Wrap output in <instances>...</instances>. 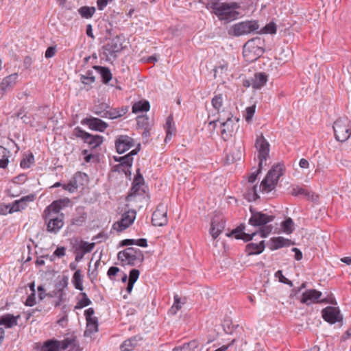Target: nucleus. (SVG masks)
I'll return each mask as SVG.
<instances>
[{"instance_id": "43", "label": "nucleus", "mask_w": 351, "mask_h": 351, "mask_svg": "<svg viewBox=\"0 0 351 351\" xmlns=\"http://www.w3.org/2000/svg\"><path fill=\"white\" fill-rule=\"evenodd\" d=\"M80 82L84 85H91L95 82V77L93 75V72L88 70L85 74L80 75Z\"/></svg>"}, {"instance_id": "46", "label": "nucleus", "mask_w": 351, "mask_h": 351, "mask_svg": "<svg viewBox=\"0 0 351 351\" xmlns=\"http://www.w3.org/2000/svg\"><path fill=\"white\" fill-rule=\"evenodd\" d=\"M211 103L213 108L219 114L220 108L222 107L223 103L222 95L218 94L215 95L212 99Z\"/></svg>"}, {"instance_id": "25", "label": "nucleus", "mask_w": 351, "mask_h": 351, "mask_svg": "<svg viewBox=\"0 0 351 351\" xmlns=\"http://www.w3.org/2000/svg\"><path fill=\"white\" fill-rule=\"evenodd\" d=\"M265 241H261L259 243H250L245 246V252L248 256L261 254L265 250Z\"/></svg>"}, {"instance_id": "22", "label": "nucleus", "mask_w": 351, "mask_h": 351, "mask_svg": "<svg viewBox=\"0 0 351 351\" xmlns=\"http://www.w3.org/2000/svg\"><path fill=\"white\" fill-rule=\"evenodd\" d=\"M283 165L277 164L272 167L271 169L267 173V176L269 178L270 181H272L276 185L280 177L283 175Z\"/></svg>"}, {"instance_id": "52", "label": "nucleus", "mask_w": 351, "mask_h": 351, "mask_svg": "<svg viewBox=\"0 0 351 351\" xmlns=\"http://www.w3.org/2000/svg\"><path fill=\"white\" fill-rule=\"evenodd\" d=\"M196 345V341H193L189 343H184L182 346L174 348L172 351H190L191 348H195Z\"/></svg>"}, {"instance_id": "11", "label": "nucleus", "mask_w": 351, "mask_h": 351, "mask_svg": "<svg viewBox=\"0 0 351 351\" xmlns=\"http://www.w3.org/2000/svg\"><path fill=\"white\" fill-rule=\"evenodd\" d=\"M136 212L134 210L125 211L121 219L113 224V228L117 232H122L129 228L136 219Z\"/></svg>"}, {"instance_id": "45", "label": "nucleus", "mask_w": 351, "mask_h": 351, "mask_svg": "<svg viewBox=\"0 0 351 351\" xmlns=\"http://www.w3.org/2000/svg\"><path fill=\"white\" fill-rule=\"evenodd\" d=\"M80 295L82 296V298L77 302L75 309H80L91 304V301L86 293L82 292Z\"/></svg>"}, {"instance_id": "1", "label": "nucleus", "mask_w": 351, "mask_h": 351, "mask_svg": "<svg viewBox=\"0 0 351 351\" xmlns=\"http://www.w3.org/2000/svg\"><path fill=\"white\" fill-rule=\"evenodd\" d=\"M250 210L252 215L249 219V223L253 226H262L260 229L259 234L262 238L267 237L273 230L272 226L267 224L273 221L275 219V216L256 211L252 208H250Z\"/></svg>"}, {"instance_id": "28", "label": "nucleus", "mask_w": 351, "mask_h": 351, "mask_svg": "<svg viewBox=\"0 0 351 351\" xmlns=\"http://www.w3.org/2000/svg\"><path fill=\"white\" fill-rule=\"evenodd\" d=\"M93 69H95L98 73H99L102 82L104 84H108L112 78V74L109 69V68L106 66H93Z\"/></svg>"}, {"instance_id": "41", "label": "nucleus", "mask_w": 351, "mask_h": 351, "mask_svg": "<svg viewBox=\"0 0 351 351\" xmlns=\"http://www.w3.org/2000/svg\"><path fill=\"white\" fill-rule=\"evenodd\" d=\"M79 216L74 217L72 219V224L75 226H82L86 219V213L84 211L82 208L78 207L76 209Z\"/></svg>"}, {"instance_id": "27", "label": "nucleus", "mask_w": 351, "mask_h": 351, "mask_svg": "<svg viewBox=\"0 0 351 351\" xmlns=\"http://www.w3.org/2000/svg\"><path fill=\"white\" fill-rule=\"evenodd\" d=\"M225 228V222L222 219H213L211 223L210 234L214 239L222 232Z\"/></svg>"}, {"instance_id": "38", "label": "nucleus", "mask_w": 351, "mask_h": 351, "mask_svg": "<svg viewBox=\"0 0 351 351\" xmlns=\"http://www.w3.org/2000/svg\"><path fill=\"white\" fill-rule=\"evenodd\" d=\"M128 111V109L125 108H112L110 107V108L108 110L107 115L106 118H108L110 119H115L117 118H119L124 115Z\"/></svg>"}, {"instance_id": "14", "label": "nucleus", "mask_w": 351, "mask_h": 351, "mask_svg": "<svg viewBox=\"0 0 351 351\" xmlns=\"http://www.w3.org/2000/svg\"><path fill=\"white\" fill-rule=\"evenodd\" d=\"M140 148L136 147L132 150L129 154L121 156V162L119 164L115 165L114 167V171H123L126 173V169L129 170L132 167V162H133V156L136 155L138 152H139Z\"/></svg>"}, {"instance_id": "64", "label": "nucleus", "mask_w": 351, "mask_h": 351, "mask_svg": "<svg viewBox=\"0 0 351 351\" xmlns=\"http://www.w3.org/2000/svg\"><path fill=\"white\" fill-rule=\"evenodd\" d=\"M291 194L293 196H298L299 195H306L307 194V193L304 189L298 186V187L293 189V190L291 191Z\"/></svg>"}, {"instance_id": "61", "label": "nucleus", "mask_w": 351, "mask_h": 351, "mask_svg": "<svg viewBox=\"0 0 351 351\" xmlns=\"http://www.w3.org/2000/svg\"><path fill=\"white\" fill-rule=\"evenodd\" d=\"M36 303V293L32 292L30 295H28L26 301L25 302V306H33Z\"/></svg>"}, {"instance_id": "42", "label": "nucleus", "mask_w": 351, "mask_h": 351, "mask_svg": "<svg viewBox=\"0 0 351 351\" xmlns=\"http://www.w3.org/2000/svg\"><path fill=\"white\" fill-rule=\"evenodd\" d=\"M144 185H136L132 184L130 193L127 196V200L130 201L132 199V197L136 196V195H141L145 193V189H143Z\"/></svg>"}, {"instance_id": "44", "label": "nucleus", "mask_w": 351, "mask_h": 351, "mask_svg": "<svg viewBox=\"0 0 351 351\" xmlns=\"http://www.w3.org/2000/svg\"><path fill=\"white\" fill-rule=\"evenodd\" d=\"M275 186L276 184H274L272 181H270L269 178L266 176L261 183L260 189H261L263 192L269 193L274 189Z\"/></svg>"}, {"instance_id": "31", "label": "nucleus", "mask_w": 351, "mask_h": 351, "mask_svg": "<svg viewBox=\"0 0 351 351\" xmlns=\"http://www.w3.org/2000/svg\"><path fill=\"white\" fill-rule=\"evenodd\" d=\"M19 316H14L12 314H5L0 317V325H4L7 328H12L17 325V319Z\"/></svg>"}, {"instance_id": "49", "label": "nucleus", "mask_w": 351, "mask_h": 351, "mask_svg": "<svg viewBox=\"0 0 351 351\" xmlns=\"http://www.w3.org/2000/svg\"><path fill=\"white\" fill-rule=\"evenodd\" d=\"M86 327L87 330L90 333L95 332L98 330V321L97 317H94L93 319H86Z\"/></svg>"}, {"instance_id": "17", "label": "nucleus", "mask_w": 351, "mask_h": 351, "mask_svg": "<svg viewBox=\"0 0 351 351\" xmlns=\"http://www.w3.org/2000/svg\"><path fill=\"white\" fill-rule=\"evenodd\" d=\"M134 146V139L127 135L119 136L115 140V148L119 154H123Z\"/></svg>"}, {"instance_id": "59", "label": "nucleus", "mask_w": 351, "mask_h": 351, "mask_svg": "<svg viewBox=\"0 0 351 351\" xmlns=\"http://www.w3.org/2000/svg\"><path fill=\"white\" fill-rule=\"evenodd\" d=\"M245 120L249 122L252 120L254 113H255V106H249L245 110Z\"/></svg>"}, {"instance_id": "34", "label": "nucleus", "mask_w": 351, "mask_h": 351, "mask_svg": "<svg viewBox=\"0 0 351 351\" xmlns=\"http://www.w3.org/2000/svg\"><path fill=\"white\" fill-rule=\"evenodd\" d=\"M110 106L106 103L101 102L95 104L93 108V112L102 118H106Z\"/></svg>"}, {"instance_id": "36", "label": "nucleus", "mask_w": 351, "mask_h": 351, "mask_svg": "<svg viewBox=\"0 0 351 351\" xmlns=\"http://www.w3.org/2000/svg\"><path fill=\"white\" fill-rule=\"evenodd\" d=\"M10 151L0 145V169H5L9 163Z\"/></svg>"}, {"instance_id": "18", "label": "nucleus", "mask_w": 351, "mask_h": 351, "mask_svg": "<svg viewBox=\"0 0 351 351\" xmlns=\"http://www.w3.org/2000/svg\"><path fill=\"white\" fill-rule=\"evenodd\" d=\"M293 244V242L282 237H275L270 239L269 243V248L274 251L284 247H289Z\"/></svg>"}, {"instance_id": "24", "label": "nucleus", "mask_w": 351, "mask_h": 351, "mask_svg": "<svg viewBox=\"0 0 351 351\" xmlns=\"http://www.w3.org/2000/svg\"><path fill=\"white\" fill-rule=\"evenodd\" d=\"M17 78V73H13L4 77L0 83V89L3 92L11 90L16 84Z\"/></svg>"}, {"instance_id": "37", "label": "nucleus", "mask_w": 351, "mask_h": 351, "mask_svg": "<svg viewBox=\"0 0 351 351\" xmlns=\"http://www.w3.org/2000/svg\"><path fill=\"white\" fill-rule=\"evenodd\" d=\"M49 297H56L57 300L54 302V306L58 307L66 300V293L64 291L53 290L48 293Z\"/></svg>"}, {"instance_id": "21", "label": "nucleus", "mask_w": 351, "mask_h": 351, "mask_svg": "<svg viewBox=\"0 0 351 351\" xmlns=\"http://www.w3.org/2000/svg\"><path fill=\"white\" fill-rule=\"evenodd\" d=\"M245 226L241 224L237 228L234 229L231 234L234 235L237 239H242L245 242L251 241L253 237L257 234V232H253L252 234H247L243 232Z\"/></svg>"}, {"instance_id": "20", "label": "nucleus", "mask_w": 351, "mask_h": 351, "mask_svg": "<svg viewBox=\"0 0 351 351\" xmlns=\"http://www.w3.org/2000/svg\"><path fill=\"white\" fill-rule=\"evenodd\" d=\"M142 340L143 337L139 335L133 336L121 344L120 350L121 351H133Z\"/></svg>"}, {"instance_id": "53", "label": "nucleus", "mask_w": 351, "mask_h": 351, "mask_svg": "<svg viewBox=\"0 0 351 351\" xmlns=\"http://www.w3.org/2000/svg\"><path fill=\"white\" fill-rule=\"evenodd\" d=\"M68 284L69 278L66 276H64L62 278L56 285V288L54 290L64 291V289L67 287Z\"/></svg>"}, {"instance_id": "48", "label": "nucleus", "mask_w": 351, "mask_h": 351, "mask_svg": "<svg viewBox=\"0 0 351 351\" xmlns=\"http://www.w3.org/2000/svg\"><path fill=\"white\" fill-rule=\"evenodd\" d=\"M277 32L276 25L274 22L267 23L263 28H262L258 33L259 34H274ZM258 32V31L256 32Z\"/></svg>"}, {"instance_id": "30", "label": "nucleus", "mask_w": 351, "mask_h": 351, "mask_svg": "<svg viewBox=\"0 0 351 351\" xmlns=\"http://www.w3.org/2000/svg\"><path fill=\"white\" fill-rule=\"evenodd\" d=\"M165 129L166 130V138L165 139V143H167L171 139V137L176 132V127L173 121V117L172 115H169L167 119L165 125Z\"/></svg>"}, {"instance_id": "12", "label": "nucleus", "mask_w": 351, "mask_h": 351, "mask_svg": "<svg viewBox=\"0 0 351 351\" xmlns=\"http://www.w3.org/2000/svg\"><path fill=\"white\" fill-rule=\"evenodd\" d=\"M322 316L323 319L330 324H334L337 322L343 320V316L341 314L340 310L335 306H326L322 310Z\"/></svg>"}, {"instance_id": "7", "label": "nucleus", "mask_w": 351, "mask_h": 351, "mask_svg": "<svg viewBox=\"0 0 351 351\" xmlns=\"http://www.w3.org/2000/svg\"><path fill=\"white\" fill-rule=\"evenodd\" d=\"M239 8L237 3H219L213 7V12L220 20L231 21L235 19L238 12L235 11Z\"/></svg>"}, {"instance_id": "4", "label": "nucleus", "mask_w": 351, "mask_h": 351, "mask_svg": "<svg viewBox=\"0 0 351 351\" xmlns=\"http://www.w3.org/2000/svg\"><path fill=\"white\" fill-rule=\"evenodd\" d=\"M261 43L260 38H254L245 43L243 47V55L246 62H253L263 54Z\"/></svg>"}, {"instance_id": "13", "label": "nucleus", "mask_w": 351, "mask_h": 351, "mask_svg": "<svg viewBox=\"0 0 351 351\" xmlns=\"http://www.w3.org/2000/svg\"><path fill=\"white\" fill-rule=\"evenodd\" d=\"M167 222V208L163 204H160L152 214V223L154 226H163Z\"/></svg>"}, {"instance_id": "10", "label": "nucleus", "mask_w": 351, "mask_h": 351, "mask_svg": "<svg viewBox=\"0 0 351 351\" xmlns=\"http://www.w3.org/2000/svg\"><path fill=\"white\" fill-rule=\"evenodd\" d=\"M43 218L47 225V230L49 232L56 234L64 226V215L59 217L43 214Z\"/></svg>"}, {"instance_id": "2", "label": "nucleus", "mask_w": 351, "mask_h": 351, "mask_svg": "<svg viewBox=\"0 0 351 351\" xmlns=\"http://www.w3.org/2000/svg\"><path fill=\"white\" fill-rule=\"evenodd\" d=\"M269 143L263 134L257 136L255 142V147L258 152V168L251 173L248 178L249 182L254 183L256 180L258 173L263 168V162H265L269 156Z\"/></svg>"}, {"instance_id": "23", "label": "nucleus", "mask_w": 351, "mask_h": 351, "mask_svg": "<svg viewBox=\"0 0 351 351\" xmlns=\"http://www.w3.org/2000/svg\"><path fill=\"white\" fill-rule=\"evenodd\" d=\"M268 81V75L263 72L256 73L252 78V86L254 89H261Z\"/></svg>"}, {"instance_id": "15", "label": "nucleus", "mask_w": 351, "mask_h": 351, "mask_svg": "<svg viewBox=\"0 0 351 351\" xmlns=\"http://www.w3.org/2000/svg\"><path fill=\"white\" fill-rule=\"evenodd\" d=\"M322 293L316 289H308L302 293L300 302L308 306L314 303L327 302L326 299L319 300Z\"/></svg>"}, {"instance_id": "51", "label": "nucleus", "mask_w": 351, "mask_h": 351, "mask_svg": "<svg viewBox=\"0 0 351 351\" xmlns=\"http://www.w3.org/2000/svg\"><path fill=\"white\" fill-rule=\"evenodd\" d=\"M34 162V157L32 154L28 155L26 158H23L20 163V166L23 169H28Z\"/></svg>"}, {"instance_id": "16", "label": "nucleus", "mask_w": 351, "mask_h": 351, "mask_svg": "<svg viewBox=\"0 0 351 351\" xmlns=\"http://www.w3.org/2000/svg\"><path fill=\"white\" fill-rule=\"evenodd\" d=\"M82 125H86L95 131L104 132L108 128V124L101 119L96 117H86L81 121Z\"/></svg>"}, {"instance_id": "58", "label": "nucleus", "mask_w": 351, "mask_h": 351, "mask_svg": "<svg viewBox=\"0 0 351 351\" xmlns=\"http://www.w3.org/2000/svg\"><path fill=\"white\" fill-rule=\"evenodd\" d=\"M132 184L136 185H144V178L142 174L140 173V169L136 170V174L134 177Z\"/></svg>"}, {"instance_id": "40", "label": "nucleus", "mask_w": 351, "mask_h": 351, "mask_svg": "<svg viewBox=\"0 0 351 351\" xmlns=\"http://www.w3.org/2000/svg\"><path fill=\"white\" fill-rule=\"evenodd\" d=\"M95 7H90V6H82L78 9V13L80 14V16L83 19H90L93 17L95 12Z\"/></svg>"}, {"instance_id": "56", "label": "nucleus", "mask_w": 351, "mask_h": 351, "mask_svg": "<svg viewBox=\"0 0 351 351\" xmlns=\"http://www.w3.org/2000/svg\"><path fill=\"white\" fill-rule=\"evenodd\" d=\"M63 189L69 191L70 193H73L77 189V184L75 180H71L68 184L63 185Z\"/></svg>"}, {"instance_id": "8", "label": "nucleus", "mask_w": 351, "mask_h": 351, "mask_svg": "<svg viewBox=\"0 0 351 351\" xmlns=\"http://www.w3.org/2000/svg\"><path fill=\"white\" fill-rule=\"evenodd\" d=\"M332 128L337 141L345 142L351 136V121L348 118L338 119Z\"/></svg>"}, {"instance_id": "29", "label": "nucleus", "mask_w": 351, "mask_h": 351, "mask_svg": "<svg viewBox=\"0 0 351 351\" xmlns=\"http://www.w3.org/2000/svg\"><path fill=\"white\" fill-rule=\"evenodd\" d=\"M62 202L60 201H53L50 205L47 206L43 211L44 215H55L59 217L60 215H64L62 213H60L61 206L60 204Z\"/></svg>"}, {"instance_id": "33", "label": "nucleus", "mask_w": 351, "mask_h": 351, "mask_svg": "<svg viewBox=\"0 0 351 351\" xmlns=\"http://www.w3.org/2000/svg\"><path fill=\"white\" fill-rule=\"evenodd\" d=\"M95 246V242L88 243L84 241H81L79 243L75 245L73 248L75 251H80L84 254L90 252Z\"/></svg>"}, {"instance_id": "35", "label": "nucleus", "mask_w": 351, "mask_h": 351, "mask_svg": "<svg viewBox=\"0 0 351 351\" xmlns=\"http://www.w3.org/2000/svg\"><path fill=\"white\" fill-rule=\"evenodd\" d=\"M150 105L149 101L145 100H141L135 102L132 106V110L133 113H139L147 112L149 110Z\"/></svg>"}, {"instance_id": "9", "label": "nucleus", "mask_w": 351, "mask_h": 351, "mask_svg": "<svg viewBox=\"0 0 351 351\" xmlns=\"http://www.w3.org/2000/svg\"><path fill=\"white\" fill-rule=\"evenodd\" d=\"M74 134L76 137L82 138L85 143H87L93 149L99 147L104 141L102 136L90 134L80 127L74 129Z\"/></svg>"}, {"instance_id": "6", "label": "nucleus", "mask_w": 351, "mask_h": 351, "mask_svg": "<svg viewBox=\"0 0 351 351\" xmlns=\"http://www.w3.org/2000/svg\"><path fill=\"white\" fill-rule=\"evenodd\" d=\"M259 25L256 21H245L239 22L230 27L228 34L230 36L239 37L257 32Z\"/></svg>"}, {"instance_id": "60", "label": "nucleus", "mask_w": 351, "mask_h": 351, "mask_svg": "<svg viewBox=\"0 0 351 351\" xmlns=\"http://www.w3.org/2000/svg\"><path fill=\"white\" fill-rule=\"evenodd\" d=\"M140 272L136 269H132L130 272L128 281L136 282L139 277Z\"/></svg>"}, {"instance_id": "62", "label": "nucleus", "mask_w": 351, "mask_h": 351, "mask_svg": "<svg viewBox=\"0 0 351 351\" xmlns=\"http://www.w3.org/2000/svg\"><path fill=\"white\" fill-rule=\"evenodd\" d=\"M119 271L120 269L119 267L112 266L108 269L107 275L110 280H114L113 277L116 276Z\"/></svg>"}, {"instance_id": "57", "label": "nucleus", "mask_w": 351, "mask_h": 351, "mask_svg": "<svg viewBox=\"0 0 351 351\" xmlns=\"http://www.w3.org/2000/svg\"><path fill=\"white\" fill-rule=\"evenodd\" d=\"M74 337L73 338H66L63 341H59L60 343V350H66L70 345L73 343Z\"/></svg>"}, {"instance_id": "50", "label": "nucleus", "mask_w": 351, "mask_h": 351, "mask_svg": "<svg viewBox=\"0 0 351 351\" xmlns=\"http://www.w3.org/2000/svg\"><path fill=\"white\" fill-rule=\"evenodd\" d=\"M174 302L169 310V313L171 315H176L177 312L181 308V301L180 298L178 295L176 294L173 297Z\"/></svg>"}, {"instance_id": "39", "label": "nucleus", "mask_w": 351, "mask_h": 351, "mask_svg": "<svg viewBox=\"0 0 351 351\" xmlns=\"http://www.w3.org/2000/svg\"><path fill=\"white\" fill-rule=\"evenodd\" d=\"M82 278L83 276L81 271L80 269L76 270L72 278V283L74 287L80 291H82L84 289Z\"/></svg>"}, {"instance_id": "63", "label": "nucleus", "mask_w": 351, "mask_h": 351, "mask_svg": "<svg viewBox=\"0 0 351 351\" xmlns=\"http://www.w3.org/2000/svg\"><path fill=\"white\" fill-rule=\"evenodd\" d=\"M108 238V236L107 234L104 233V232H99L96 236H94L92 239L93 241H95L96 243H100L101 242V240H106Z\"/></svg>"}, {"instance_id": "54", "label": "nucleus", "mask_w": 351, "mask_h": 351, "mask_svg": "<svg viewBox=\"0 0 351 351\" xmlns=\"http://www.w3.org/2000/svg\"><path fill=\"white\" fill-rule=\"evenodd\" d=\"M66 254V247L64 246L58 247L57 249L54 251L53 254L50 257V261H53L54 260V257L62 258Z\"/></svg>"}, {"instance_id": "19", "label": "nucleus", "mask_w": 351, "mask_h": 351, "mask_svg": "<svg viewBox=\"0 0 351 351\" xmlns=\"http://www.w3.org/2000/svg\"><path fill=\"white\" fill-rule=\"evenodd\" d=\"M34 195H28L21 197L20 199L15 200L10 208L9 213L18 212L24 209L27 206V203L34 200Z\"/></svg>"}, {"instance_id": "26", "label": "nucleus", "mask_w": 351, "mask_h": 351, "mask_svg": "<svg viewBox=\"0 0 351 351\" xmlns=\"http://www.w3.org/2000/svg\"><path fill=\"white\" fill-rule=\"evenodd\" d=\"M104 48L108 54L112 56L116 53L120 52L123 49V46L119 38H113Z\"/></svg>"}, {"instance_id": "55", "label": "nucleus", "mask_w": 351, "mask_h": 351, "mask_svg": "<svg viewBox=\"0 0 351 351\" xmlns=\"http://www.w3.org/2000/svg\"><path fill=\"white\" fill-rule=\"evenodd\" d=\"M275 276L278 278L280 282L287 284L290 286L293 285L292 282L284 276V275L282 274V271L281 270H278L275 273Z\"/></svg>"}, {"instance_id": "3", "label": "nucleus", "mask_w": 351, "mask_h": 351, "mask_svg": "<svg viewBox=\"0 0 351 351\" xmlns=\"http://www.w3.org/2000/svg\"><path fill=\"white\" fill-rule=\"evenodd\" d=\"M225 118H222L221 115L218 117L217 120L211 121L209 122V125H213V129L215 130L217 125V121H222L221 123V136L225 141H228L233 134L234 125L237 123L239 119L234 117L230 112L228 116Z\"/></svg>"}, {"instance_id": "32", "label": "nucleus", "mask_w": 351, "mask_h": 351, "mask_svg": "<svg viewBox=\"0 0 351 351\" xmlns=\"http://www.w3.org/2000/svg\"><path fill=\"white\" fill-rule=\"evenodd\" d=\"M40 351H60L59 341L55 339L47 340L43 343Z\"/></svg>"}, {"instance_id": "5", "label": "nucleus", "mask_w": 351, "mask_h": 351, "mask_svg": "<svg viewBox=\"0 0 351 351\" xmlns=\"http://www.w3.org/2000/svg\"><path fill=\"white\" fill-rule=\"evenodd\" d=\"M117 258L122 263L123 265L134 266L138 263L143 262L144 255L143 252L138 248L128 247L118 253Z\"/></svg>"}, {"instance_id": "47", "label": "nucleus", "mask_w": 351, "mask_h": 351, "mask_svg": "<svg viewBox=\"0 0 351 351\" xmlns=\"http://www.w3.org/2000/svg\"><path fill=\"white\" fill-rule=\"evenodd\" d=\"M282 228L286 234H291L293 231V221L291 218L286 219L281 224Z\"/></svg>"}]
</instances>
